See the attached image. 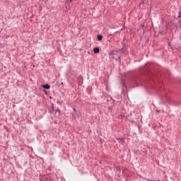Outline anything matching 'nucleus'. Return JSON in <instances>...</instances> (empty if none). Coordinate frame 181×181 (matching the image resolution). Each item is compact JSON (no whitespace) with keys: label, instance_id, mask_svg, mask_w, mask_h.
Wrapping results in <instances>:
<instances>
[{"label":"nucleus","instance_id":"1","mask_svg":"<svg viewBox=\"0 0 181 181\" xmlns=\"http://www.w3.org/2000/svg\"><path fill=\"white\" fill-rule=\"evenodd\" d=\"M93 53L97 54V53L100 52V49L98 47H95V48H93Z\"/></svg>","mask_w":181,"mask_h":181},{"label":"nucleus","instance_id":"2","mask_svg":"<svg viewBox=\"0 0 181 181\" xmlns=\"http://www.w3.org/2000/svg\"><path fill=\"white\" fill-rule=\"evenodd\" d=\"M42 87L45 89H49L50 88L49 84L42 85Z\"/></svg>","mask_w":181,"mask_h":181},{"label":"nucleus","instance_id":"3","mask_svg":"<svg viewBox=\"0 0 181 181\" xmlns=\"http://www.w3.org/2000/svg\"><path fill=\"white\" fill-rule=\"evenodd\" d=\"M103 40L102 35H98V40L101 41Z\"/></svg>","mask_w":181,"mask_h":181}]
</instances>
